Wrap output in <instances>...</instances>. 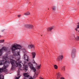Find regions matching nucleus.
Returning <instances> with one entry per match:
<instances>
[{
    "label": "nucleus",
    "instance_id": "nucleus-1",
    "mask_svg": "<svg viewBox=\"0 0 79 79\" xmlns=\"http://www.w3.org/2000/svg\"><path fill=\"white\" fill-rule=\"evenodd\" d=\"M15 58L16 60H13L12 59L10 60V61L12 64V67L11 68L12 70H13L15 67H17L18 66H19L20 68H21L22 66L21 64V61L19 60H20V57L17 56V57H15Z\"/></svg>",
    "mask_w": 79,
    "mask_h": 79
},
{
    "label": "nucleus",
    "instance_id": "nucleus-2",
    "mask_svg": "<svg viewBox=\"0 0 79 79\" xmlns=\"http://www.w3.org/2000/svg\"><path fill=\"white\" fill-rule=\"evenodd\" d=\"M21 48H22V47L19 44L14 45L12 46L11 48V50L14 56H17L18 55H19V52H17L16 51H15V50H18V49L19 50L21 49Z\"/></svg>",
    "mask_w": 79,
    "mask_h": 79
},
{
    "label": "nucleus",
    "instance_id": "nucleus-3",
    "mask_svg": "<svg viewBox=\"0 0 79 79\" xmlns=\"http://www.w3.org/2000/svg\"><path fill=\"white\" fill-rule=\"evenodd\" d=\"M10 63V61L8 60L6 61L5 63L3 62L4 67L2 68H0V74L2 73V72H4V73L7 72V69H6V68H8Z\"/></svg>",
    "mask_w": 79,
    "mask_h": 79
},
{
    "label": "nucleus",
    "instance_id": "nucleus-4",
    "mask_svg": "<svg viewBox=\"0 0 79 79\" xmlns=\"http://www.w3.org/2000/svg\"><path fill=\"white\" fill-rule=\"evenodd\" d=\"M23 76L25 77L24 79H33L31 77H30L29 75H28L27 73H24L23 74Z\"/></svg>",
    "mask_w": 79,
    "mask_h": 79
},
{
    "label": "nucleus",
    "instance_id": "nucleus-5",
    "mask_svg": "<svg viewBox=\"0 0 79 79\" xmlns=\"http://www.w3.org/2000/svg\"><path fill=\"white\" fill-rule=\"evenodd\" d=\"M7 50V49L5 47H3L1 49H0V56H1L3 54V52H5V51H6Z\"/></svg>",
    "mask_w": 79,
    "mask_h": 79
},
{
    "label": "nucleus",
    "instance_id": "nucleus-6",
    "mask_svg": "<svg viewBox=\"0 0 79 79\" xmlns=\"http://www.w3.org/2000/svg\"><path fill=\"white\" fill-rule=\"evenodd\" d=\"M25 27L28 29H33L34 26L31 24H26L25 25Z\"/></svg>",
    "mask_w": 79,
    "mask_h": 79
},
{
    "label": "nucleus",
    "instance_id": "nucleus-7",
    "mask_svg": "<svg viewBox=\"0 0 79 79\" xmlns=\"http://www.w3.org/2000/svg\"><path fill=\"white\" fill-rule=\"evenodd\" d=\"M24 60L26 61H29V56L26 54H24Z\"/></svg>",
    "mask_w": 79,
    "mask_h": 79
},
{
    "label": "nucleus",
    "instance_id": "nucleus-8",
    "mask_svg": "<svg viewBox=\"0 0 79 79\" xmlns=\"http://www.w3.org/2000/svg\"><path fill=\"white\" fill-rule=\"evenodd\" d=\"M63 58V56L62 55L60 56H59L57 57V60L59 61L60 60H62Z\"/></svg>",
    "mask_w": 79,
    "mask_h": 79
},
{
    "label": "nucleus",
    "instance_id": "nucleus-9",
    "mask_svg": "<svg viewBox=\"0 0 79 79\" xmlns=\"http://www.w3.org/2000/svg\"><path fill=\"white\" fill-rule=\"evenodd\" d=\"M54 27H48L47 29V31H48L49 32H50L51 31H52V29H53L54 28Z\"/></svg>",
    "mask_w": 79,
    "mask_h": 79
},
{
    "label": "nucleus",
    "instance_id": "nucleus-10",
    "mask_svg": "<svg viewBox=\"0 0 79 79\" xmlns=\"http://www.w3.org/2000/svg\"><path fill=\"white\" fill-rule=\"evenodd\" d=\"M29 48H35V46L34 44H31L28 46Z\"/></svg>",
    "mask_w": 79,
    "mask_h": 79
},
{
    "label": "nucleus",
    "instance_id": "nucleus-11",
    "mask_svg": "<svg viewBox=\"0 0 79 79\" xmlns=\"http://www.w3.org/2000/svg\"><path fill=\"white\" fill-rule=\"evenodd\" d=\"M32 55V58H35V52H32L31 53Z\"/></svg>",
    "mask_w": 79,
    "mask_h": 79
},
{
    "label": "nucleus",
    "instance_id": "nucleus-12",
    "mask_svg": "<svg viewBox=\"0 0 79 79\" xmlns=\"http://www.w3.org/2000/svg\"><path fill=\"white\" fill-rule=\"evenodd\" d=\"M28 65L29 66H30V68H31V67H33V64H32V63L31 62H29L28 63Z\"/></svg>",
    "mask_w": 79,
    "mask_h": 79
},
{
    "label": "nucleus",
    "instance_id": "nucleus-13",
    "mask_svg": "<svg viewBox=\"0 0 79 79\" xmlns=\"http://www.w3.org/2000/svg\"><path fill=\"white\" fill-rule=\"evenodd\" d=\"M30 69L31 70H33V72H35V71H36V69L35 68L33 67H31Z\"/></svg>",
    "mask_w": 79,
    "mask_h": 79
},
{
    "label": "nucleus",
    "instance_id": "nucleus-14",
    "mask_svg": "<svg viewBox=\"0 0 79 79\" xmlns=\"http://www.w3.org/2000/svg\"><path fill=\"white\" fill-rule=\"evenodd\" d=\"M33 78H35L36 77H37V74L35 72V74L33 76Z\"/></svg>",
    "mask_w": 79,
    "mask_h": 79
},
{
    "label": "nucleus",
    "instance_id": "nucleus-15",
    "mask_svg": "<svg viewBox=\"0 0 79 79\" xmlns=\"http://www.w3.org/2000/svg\"><path fill=\"white\" fill-rule=\"evenodd\" d=\"M17 76H19V77H16L15 78V79H18L20 78V77H21V76L19 75V73H18Z\"/></svg>",
    "mask_w": 79,
    "mask_h": 79
},
{
    "label": "nucleus",
    "instance_id": "nucleus-16",
    "mask_svg": "<svg viewBox=\"0 0 79 79\" xmlns=\"http://www.w3.org/2000/svg\"><path fill=\"white\" fill-rule=\"evenodd\" d=\"M78 25H77V27H76L75 29V30H76V31H77V29H79V22L78 23Z\"/></svg>",
    "mask_w": 79,
    "mask_h": 79
},
{
    "label": "nucleus",
    "instance_id": "nucleus-17",
    "mask_svg": "<svg viewBox=\"0 0 79 79\" xmlns=\"http://www.w3.org/2000/svg\"><path fill=\"white\" fill-rule=\"evenodd\" d=\"M0 79H4V76H3V75L2 74L0 75Z\"/></svg>",
    "mask_w": 79,
    "mask_h": 79
},
{
    "label": "nucleus",
    "instance_id": "nucleus-18",
    "mask_svg": "<svg viewBox=\"0 0 79 79\" xmlns=\"http://www.w3.org/2000/svg\"><path fill=\"white\" fill-rule=\"evenodd\" d=\"M40 66H41V64L39 65L38 66L36 67L37 69H40Z\"/></svg>",
    "mask_w": 79,
    "mask_h": 79
},
{
    "label": "nucleus",
    "instance_id": "nucleus-19",
    "mask_svg": "<svg viewBox=\"0 0 79 79\" xmlns=\"http://www.w3.org/2000/svg\"><path fill=\"white\" fill-rule=\"evenodd\" d=\"M24 15H25L27 16V15H31V13H30V12H28L27 13L25 14Z\"/></svg>",
    "mask_w": 79,
    "mask_h": 79
},
{
    "label": "nucleus",
    "instance_id": "nucleus-20",
    "mask_svg": "<svg viewBox=\"0 0 79 79\" xmlns=\"http://www.w3.org/2000/svg\"><path fill=\"white\" fill-rule=\"evenodd\" d=\"M76 50L75 49H73L72 50V55H73V54L74 53H76Z\"/></svg>",
    "mask_w": 79,
    "mask_h": 79
},
{
    "label": "nucleus",
    "instance_id": "nucleus-21",
    "mask_svg": "<svg viewBox=\"0 0 79 79\" xmlns=\"http://www.w3.org/2000/svg\"><path fill=\"white\" fill-rule=\"evenodd\" d=\"M54 68L56 69H58V66L56 65H54Z\"/></svg>",
    "mask_w": 79,
    "mask_h": 79
},
{
    "label": "nucleus",
    "instance_id": "nucleus-22",
    "mask_svg": "<svg viewBox=\"0 0 79 79\" xmlns=\"http://www.w3.org/2000/svg\"><path fill=\"white\" fill-rule=\"evenodd\" d=\"M61 76V74H60V73H58V76H57L58 78H60V77Z\"/></svg>",
    "mask_w": 79,
    "mask_h": 79
},
{
    "label": "nucleus",
    "instance_id": "nucleus-23",
    "mask_svg": "<svg viewBox=\"0 0 79 79\" xmlns=\"http://www.w3.org/2000/svg\"><path fill=\"white\" fill-rule=\"evenodd\" d=\"M3 59H4V60H6L7 59H8V57L7 56H4L3 57Z\"/></svg>",
    "mask_w": 79,
    "mask_h": 79
},
{
    "label": "nucleus",
    "instance_id": "nucleus-24",
    "mask_svg": "<svg viewBox=\"0 0 79 79\" xmlns=\"http://www.w3.org/2000/svg\"><path fill=\"white\" fill-rule=\"evenodd\" d=\"M62 71H65V67L64 66L62 68Z\"/></svg>",
    "mask_w": 79,
    "mask_h": 79
},
{
    "label": "nucleus",
    "instance_id": "nucleus-25",
    "mask_svg": "<svg viewBox=\"0 0 79 79\" xmlns=\"http://www.w3.org/2000/svg\"><path fill=\"white\" fill-rule=\"evenodd\" d=\"M56 7L55 6H53L52 7V9L53 10H55Z\"/></svg>",
    "mask_w": 79,
    "mask_h": 79
},
{
    "label": "nucleus",
    "instance_id": "nucleus-26",
    "mask_svg": "<svg viewBox=\"0 0 79 79\" xmlns=\"http://www.w3.org/2000/svg\"><path fill=\"white\" fill-rule=\"evenodd\" d=\"M4 42H5V40H0V43H3Z\"/></svg>",
    "mask_w": 79,
    "mask_h": 79
},
{
    "label": "nucleus",
    "instance_id": "nucleus-27",
    "mask_svg": "<svg viewBox=\"0 0 79 79\" xmlns=\"http://www.w3.org/2000/svg\"><path fill=\"white\" fill-rule=\"evenodd\" d=\"M75 39L76 40H79V36H78L76 38H75Z\"/></svg>",
    "mask_w": 79,
    "mask_h": 79
},
{
    "label": "nucleus",
    "instance_id": "nucleus-28",
    "mask_svg": "<svg viewBox=\"0 0 79 79\" xmlns=\"http://www.w3.org/2000/svg\"><path fill=\"white\" fill-rule=\"evenodd\" d=\"M34 61L32 62V63L34 64H36V65H37V63H35V62L34 61V60H33Z\"/></svg>",
    "mask_w": 79,
    "mask_h": 79
},
{
    "label": "nucleus",
    "instance_id": "nucleus-29",
    "mask_svg": "<svg viewBox=\"0 0 79 79\" xmlns=\"http://www.w3.org/2000/svg\"><path fill=\"white\" fill-rule=\"evenodd\" d=\"M27 65H26L25 66L24 69H27Z\"/></svg>",
    "mask_w": 79,
    "mask_h": 79
},
{
    "label": "nucleus",
    "instance_id": "nucleus-30",
    "mask_svg": "<svg viewBox=\"0 0 79 79\" xmlns=\"http://www.w3.org/2000/svg\"><path fill=\"white\" fill-rule=\"evenodd\" d=\"M24 71H25V72H27V71L28 69H24Z\"/></svg>",
    "mask_w": 79,
    "mask_h": 79
},
{
    "label": "nucleus",
    "instance_id": "nucleus-31",
    "mask_svg": "<svg viewBox=\"0 0 79 79\" xmlns=\"http://www.w3.org/2000/svg\"><path fill=\"white\" fill-rule=\"evenodd\" d=\"M72 58H75V55H72Z\"/></svg>",
    "mask_w": 79,
    "mask_h": 79
},
{
    "label": "nucleus",
    "instance_id": "nucleus-32",
    "mask_svg": "<svg viewBox=\"0 0 79 79\" xmlns=\"http://www.w3.org/2000/svg\"><path fill=\"white\" fill-rule=\"evenodd\" d=\"M18 16L19 18H20V17L21 16V15H18Z\"/></svg>",
    "mask_w": 79,
    "mask_h": 79
},
{
    "label": "nucleus",
    "instance_id": "nucleus-33",
    "mask_svg": "<svg viewBox=\"0 0 79 79\" xmlns=\"http://www.w3.org/2000/svg\"><path fill=\"white\" fill-rule=\"evenodd\" d=\"M60 79H64V77H61Z\"/></svg>",
    "mask_w": 79,
    "mask_h": 79
},
{
    "label": "nucleus",
    "instance_id": "nucleus-34",
    "mask_svg": "<svg viewBox=\"0 0 79 79\" xmlns=\"http://www.w3.org/2000/svg\"><path fill=\"white\" fill-rule=\"evenodd\" d=\"M24 50H23V53H25V52H26V50H25V52L24 51Z\"/></svg>",
    "mask_w": 79,
    "mask_h": 79
},
{
    "label": "nucleus",
    "instance_id": "nucleus-35",
    "mask_svg": "<svg viewBox=\"0 0 79 79\" xmlns=\"http://www.w3.org/2000/svg\"><path fill=\"white\" fill-rule=\"evenodd\" d=\"M40 79H44L42 77H40Z\"/></svg>",
    "mask_w": 79,
    "mask_h": 79
},
{
    "label": "nucleus",
    "instance_id": "nucleus-36",
    "mask_svg": "<svg viewBox=\"0 0 79 79\" xmlns=\"http://www.w3.org/2000/svg\"><path fill=\"white\" fill-rule=\"evenodd\" d=\"M18 73H19V70L18 71Z\"/></svg>",
    "mask_w": 79,
    "mask_h": 79
},
{
    "label": "nucleus",
    "instance_id": "nucleus-37",
    "mask_svg": "<svg viewBox=\"0 0 79 79\" xmlns=\"http://www.w3.org/2000/svg\"><path fill=\"white\" fill-rule=\"evenodd\" d=\"M78 5H79V1H78Z\"/></svg>",
    "mask_w": 79,
    "mask_h": 79
},
{
    "label": "nucleus",
    "instance_id": "nucleus-38",
    "mask_svg": "<svg viewBox=\"0 0 79 79\" xmlns=\"http://www.w3.org/2000/svg\"><path fill=\"white\" fill-rule=\"evenodd\" d=\"M2 37V36H1V35H0V38Z\"/></svg>",
    "mask_w": 79,
    "mask_h": 79
},
{
    "label": "nucleus",
    "instance_id": "nucleus-39",
    "mask_svg": "<svg viewBox=\"0 0 79 79\" xmlns=\"http://www.w3.org/2000/svg\"><path fill=\"white\" fill-rule=\"evenodd\" d=\"M48 10H49V8H48Z\"/></svg>",
    "mask_w": 79,
    "mask_h": 79
},
{
    "label": "nucleus",
    "instance_id": "nucleus-40",
    "mask_svg": "<svg viewBox=\"0 0 79 79\" xmlns=\"http://www.w3.org/2000/svg\"><path fill=\"white\" fill-rule=\"evenodd\" d=\"M78 32H79V30L78 31Z\"/></svg>",
    "mask_w": 79,
    "mask_h": 79
}]
</instances>
